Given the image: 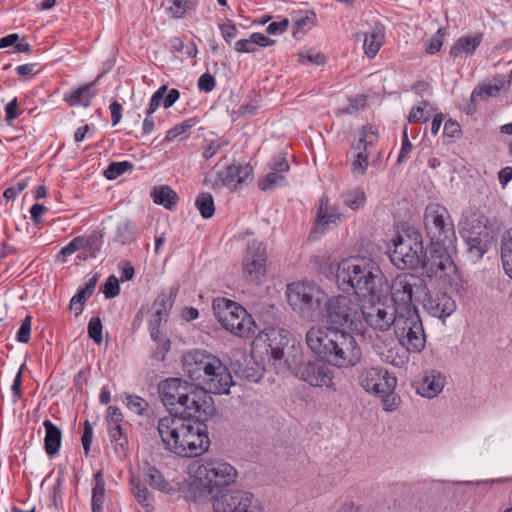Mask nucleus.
Listing matches in <instances>:
<instances>
[{
  "label": "nucleus",
  "mask_w": 512,
  "mask_h": 512,
  "mask_svg": "<svg viewBox=\"0 0 512 512\" xmlns=\"http://www.w3.org/2000/svg\"><path fill=\"white\" fill-rule=\"evenodd\" d=\"M423 223L430 243L454 245L456 242L455 227L447 208L439 203L426 206Z\"/></svg>",
  "instance_id": "obj_9"
},
{
  "label": "nucleus",
  "mask_w": 512,
  "mask_h": 512,
  "mask_svg": "<svg viewBox=\"0 0 512 512\" xmlns=\"http://www.w3.org/2000/svg\"><path fill=\"white\" fill-rule=\"evenodd\" d=\"M111 442L114 444L115 452L118 455L126 456L128 451V438L124 432L123 425L113 426L108 429Z\"/></svg>",
  "instance_id": "obj_42"
},
{
  "label": "nucleus",
  "mask_w": 512,
  "mask_h": 512,
  "mask_svg": "<svg viewBox=\"0 0 512 512\" xmlns=\"http://www.w3.org/2000/svg\"><path fill=\"white\" fill-rule=\"evenodd\" d=\"M394 334L409 353H420L426 345V335L418 312L401 313Z\"/></svg>",
  "instance_id": "obj_13"
},
{
  "label": "nucleus",
  "mask_w": 512,
  "mask_h": 512,
  "mask_svg": "<svg viewBox=\"0 0 512 512\" xmlns=\"http://www.w3.org/2000/svg\"><path fill=\"white\" fill-rule=\"evenodd\" d=\"M393 246L389 257L394 266L399 269H413L420 265L423 243L419 232L412 230L399 234L394 240Z\"/></svg>",
  "instance_id": "obj_12"
},
{
  "label": "nucleus",
  "mask_w": 512,
  "mask_h": 512,
  "mask_svg": "<svg viewBox=\"0 0 512 512\" xmlns=\"http://www.w3.org/2000/svg\"><path fill=\"white\" fill-rule=\"evenodd\" d=\"M197 86L200 91H203L205 93L211 92L216 86L214 76L208 72L202 74L198 79Z\"/></svg>",
  "instance_id": "obj_64"
},
{
  "label": "nucleus",
  "mask_w": 512,
  "mask_h": 512,
  "mask_svg": "<svg viewBox=\"0 0 512 512\" xmlns=\"http://www.w3.org/2000/svg\"><path fill=\"white\" fill-rule=\"evenodd\" d=\"M102 292L107 299H111L118 296L120 293L118 279L113 275L109 276L102 286Z\"/></svg>",
  "instance_id": "obj_53"
},
{
  "label": "nucleus",
  "mask_w": 512,
  "mask_h": 512,
  "mask_svg": "<svg viewBox=\"0 0 512 512\" xmlns=\"http://www.w3.org/2000/svg\"><path fill=\"white\" fill-rule=\"evenodd\" d=\"M453 248L454 245L430 243L428 254L424 259L420 258L423 274L429 278H441L453 271L455 266L450 255V250Z\"/></svg>",
  "instance_id": "obj_14"
},
{
  "label": "nucleus",
  "mask_w": 512,
  "mask_h": 512,
  "mask_svg": "<svg viewBox=\"0 0 512 512\" xmlns=\"http://www.w3.org/2000/svg\"><path fill=\"white\" fill-rule=\"evenodd\" d=\"M125 399L126 406L130 411L140 416H144L146 414L149 404L145 399L137 395H127Z\"/></svg>",
  "instance_id": "obj_49"
},
{
  "label": "nucleus",
  "mask_w": 512,
  "mask_h": 512,
  "mask_svg": "<svg viewBox=\"0 0 512 512\" xmlns=\"http://www.w3.org/2000/svg\"><path fill=\"white\" fill-rule=\"evenodd\" d=\"M193 125H194L193 119L185 120L181 124H178V125L174 126L173 128L169 129L166 133L165 139L167 141H173L178 136H180L181 134L185 133L190 128H192Z\"/></svg>",
  "instance_id": "obj_55"
},
{
  "label": "nucleus",
  "mask_w": 512,
  "mask_h": 512,
  "mask_svg": "<svg viewBox=\"0 0 512 512\" xmlns=\"http://www.w3.org/2000/svg\"><path fill=\"white\" fill-rule=\"evenodd\" d=\"M93 488H92V512H103L105 502V480L102 470H98L93 476Z\"/></svg>",
  "instance_id": "obj_34"
},
{
  "label": "nucleus",
  "mask_w": 512,
  "mask_h": 512,
  "mask_svg": "<svg viewBox=\"0 0 512 512\" xmlns=\"http://www.w3.org/2000/svg\"><path fill=\"white\" fill-rule=\"evenodd\" d=\"M341 199L345 206L355 211L365 204L366 194L362 188L355 187L343 192Z\"/></svg>",
  "instance_id": "obj_41"
},
{
  "label": "nucleus",
  "mask_w": 512,
  "mask_h": 512,
  "mask_svg": "<svg viewBox=\"0 0 512 512\" xmlns=\"http://www.w3.org/2000/svg\"><path fill=\"white\" fill-rule=\"evenodd\" d=\"M354 160L352 161L351 171L354 176L358 177L364 175L368 167V154L367 151L354 150Z\"/></svg>",
  "instance_id": "obj_48"
},
{
  "label": "nucleus",
  "mask_w": 512,
  "mask_h": 512,
  "mask_svg": "<svg viewBox=\"0 0 512 512\" xmlns=\"http://www.w3.org/2000/svg\"><path fill=\"white\" fill-rule=\"evenodd\" d=\"M219 29L223 39L228 43L235 39L238 34V28L232 21H227L226 23L219 24Z\"/></svg>",
  "instance_id": "obj_59"
},
{
  "label": "nucleus",
  "mask_w": 512,
  "mask_h": 512,
  "mask_svg": "<svg viewBox=\"0 0 512 512\" xmlns=\"http://www.w3.org/2000/svg\"><path fill=\"white\" fill-rule=\"evenodd\" d=\"M286 294L292 310L301 318L309 321L320 318L327 297L319 285L307 281L294 282L287 286Z\"/></svg>",
  "instance_id": "obj_5"
},
{
  "label": "nucleus",
  "mask_w": 512,
  "mask_h": 512,
  "mask_svg": "<svg viewBox=\"0 0 512 512\" xmlns=\"http://www.w3.org/2000/svg\"><path fill=\"white\" fill-rule=\"evenodd\" d=\"M320 317L331 328L363 335L364 306L353 294L327 298Z\"/></svg>",
  "instance_id": "obj_4"
},
{
  "label": "nucleus",
  "mask_w": 512,
  "mask_h": 512,
  "mask_svg": "<svg viewBox=\"0 0 512 512\" xmlns=\"http://www.w3.org/2000/svg\"><path fill=\"white\" fill-rule=\"evenodd\" d=\"M215 177L213 175H209L206 178V183H211L214 188H220L223 186L227 187H237L239 174L245 172L247 174V166H236V165H225V166H216Z\"/></svg>",
  "instance_id": "obj_24"
},
{
  "label": "nucleus",
  "mask_w": 512,
  "mask_h": 512,
  "mask_svg": "<svg viewBox=\"0 0 512 512\" xmlns=\"http://www.w3.org/2000/svg\"><path fill=\"white\" fill-rule=\"evenodd\" d=\"M345 216L339 212L338 207L330 205L328 198L323 196L317 209L314 233H323L331 224L337 225Z\"/></svg>",
  "instance_id": "obj_23"
},
{
  "label": "nucleus",
  "mask_w": 512,
  "mask_h": 512,
  "mask_svg": "<svg viewBox=\"0 0 512 512\" xmlns=\"http://www.w3.org/2000/svg\"><path fill=\"white\" fill-rule=\"evenodd\" d=\"M155 342L157 343V347L154 352V357L159 360H164L166 353L171 348V341L167 337L161 336L159 333V339Z\"/></svg>",
  "instance_id": "obj_63"
},
{
  "label": "nucleus",
  "mask_w": 512,
  "mask_h": 512,
  "mask_svg": "<svg viewBox=\"0 0 512 512\" xmlns=\"http://www.w3.org/2000/svg\"><path fill=\"white\" fill-rule=\"evenodd\" d=\"M463 239L466 242L467 252L469 253L470 257L474 260H478L487 251V244L489 242L490 235L483 236V237L482 236H478V237L466 236V237H463Z\"/></svg>",
  "instance_id": "obj_40"
},
{
  "label": "nucleus",
  "mask_w": 512,
  "mask_h": 512,
  "mask_svg": "<svg viewBox=\"0 0 512 512\" xmlns=\"http://www.w3.org/2000/svg\"><path fill=\"white\" fill-rule=\"evenodd\" d=\"M43 427L45 428L44 437V449L47 455L54 456L60 450L62 443V431L54 425L50 420L46 419L43 421Z\"/></svg>",
  "instance_id": "obj_32"
},
{
  "label": "nucleus",
  "mask_w": 512,
  "mask_h": 512,
  "mask_svg": "<svg viewBox=\"0 0 512 512\" xmlns=\"http://www.w3.org/2000/svg\"><path fill=\"white\" fill-rule=\"evenodd\" d=\"M444 35L445 33L443 29H438L437 32L428 40L426 51L429 54H435L440 51L443 44Z\"/></svg>",
  "instance_id": "obj_58"
},
{
  "label": "nucleus",
  "mask_w": 512,
  "mask_h": 512,
  "mask_svg": "<svg viewBox=\"0 0 512 512\" xmlns=\"http://www.w3.org/2000/svg\"><path fill=\"white\" fill-rule=\"evenodd\" d=\"M82 287L78 289L77 293L70 300V308L76 311L79 315L83 311V304L91 297Z\"/></svg>",
  "instance_id": "obj_52"
},
{
  "label": "nucleus",
  "mask_w": 512,
  "mask_h": 512,
  "mask_svg": "<svg viewBox=\"0 0 512 512\" xmlns=\"http://www.w3.org/2000/svg\"><path fill=\"white\" fill-rule=\"evenodd\" d=\"M195 206L203 218H211L215 212L214 199L210 193H201L195 201Z\"/></svg>",
  "instance_id": "obj_45"
},
{
  "label": "nucleus",
  "mask_w": 512,
  "mask_h": 512,
  "mask_svg": "<svg viewBox=\"0 0 512 512\" xmlns=\"http://www.w3.org/2000/svg\"><path fill=\"white\" fill-rule=\"evenodd\" d=\"M213 512H263L260 500L242 489L222 490L210 498Z\"/></svg>",
  "instance_id": "obj_11"
},
{
  "label": "nucleus",
  "mask_w": 512,
  "mask_h": 512,
  "mask_svg": "<svg viewBox=\"0 0 512 512\" xmlns=\"http://www.w3.org/2000/svg\"><path fill=\"white\" fill-rule=\"evenodd\" d=\"M336 283L342 291H351L356 297L368 300L383 297L389 287L378 262L362 256H352L338 263Z\"/></svg>",
  "instance_id": "obj_1"
},
{
  "label": "nucleus",
  "mask_w": 512,
  "mask_h": 512,
  "mask_svg": "<svg viewBox=\"0 0 512 512\" xmlns=\"http://www.w3.org/2000/svg\"><path fill=\"white\" fill-rule=\"evenodd\" d=\"M179 405L184 408L185 417H193L203 421L214 411L213 400L210 393L204 388H189L182 395Z\"/></svg>",
  "instance_id": "obj_17"
},
{
  "label": "nucleus",
  "mask_w": 512,
  "mask_h": 512,
  "mask_svg": "<svg viewBox=\"0 0 512 512\" xmlns=\"http://www.w3.org/2000/svg\"><path fill=\"white\" fill-rule=\"evenodd\" d=\"M221 360L205 350H192L185 353L183 357V369L188 377L201 386L210 371L215 369V365Z\"/></svg>",
  "instance_id": "obj_16"
},
{
  "label": "nucleus",
  "mask_w": 512,
  "mask_h": 512,
  "mask_svg": "<svg viewBox=\"0 0 512 512\" xmlns=\"http://www.w3.org/2000/svg\"><path fill=\"white\" fill-rule=\"evenodd\" d=\"M136 239V227L130 221H124L117 226L116 241L122 245L131 243Z\"/></svg>",
  "instance_id": "obj_46"
},
{
  "label": "nucleus",
  "mask_w": 512,
  "mask_h": 512,
  "mask_svg": "<svg viewBox=\"0 0 512 512\" xmlns=\"http://www.w3.org/2000/svg\"><path fill=\"white\" fill-rule=\"evenodd\" d=\"M190 473L208 494L214 490L234 484L238 477L237 469L220 458H205L190 466Z\"/></svg>",
  "instance_id": "obj_6"
},
{
  "label": "nucleus",
  "mask_w": 512,
  "mask_h": 512,
  "mask_svg": "<svg viewBox=\"0 0 512 512\" xmlns=\"http://www.w3.org/2000/svg\"><path fill=\"white\" fill-rule=\"evenodd\" d=\"M482 42V34L461 36L450 49V56L458 58L471 56Z\"/></svg>",
  "instance_id": "obj_29"
},
{
  "label": "nucleus",
  "mask_w": 512,
  "mask_h": 512,
  "mask_svg": "<svg viewBox=\"0 0 512 512\" xmlns=\"http://www.w3.org/2000/svg\"><path fill=\"white\" fill-rule=\"evenodd\" d=\"M102 322L99 317H93L88 323V335L95 343L100 344L103 339L102 335Z\"/></svg>",
  "instance_id": "obj_51"
},
{
  "label": "nucleus",
  "mask_w": 512,
  "mask_h": 512,
  "mask_svg": "<svg viewBox=\"0 0 512 512\" xmlns=\"http://www.w3.org/2000/svg\"><path fill=\"white\" fill-rule=\"evenodd\" d=\"M124 421V416L121 410L118 407L110 406L107 410V424L108 429L113 428V426L119 425L122 426Z\"/></svg>",
  "instance_id": "obj_60"
},
{
  "label": "nucleus",
  "mask_w": 512,
  "mask_h": 512,
  "mask_svg": "<svg viewBox=\"0 0 512 512\" xmlns=\"http://www.w3.org/2000/svg\"><path fill=\"white\" fill-rule=\"evenodd\" d=\"M233 384L232 375L227 366L221 361L210 371L209 376L201 385L210 394H227Z\"/></svg>",
  "instance_id": "obj_21"
},
{
  "label": "nucleus",
  "mask_w": 512,
  "mask_h": 512,
  "mask_svg": "<svg viewBox=\"0 0 512 512\" xmlns=\"http://www.w3.org/2000/svg\"><path fill=\"white\" fill-rule=\"evenodd\" d=\"M130 485L132 493L138 504L144 507L147 511L151 510L153 508V497L146 485L143 483L141 477L131 475Z\"/></svg>",
  "instance_id": "obj_33"
},
{
  "label": "nucleus",
  "mask_w": 512,
  "mask_h": 512,
  "mask_svg": "<svg viewBox=\"0 0 512 512\" xmlns=\"http://www.w3.org/2000/svg\"><path fill=\"white\" fill-rule=\"evenodd\" d=\"M426 106H428V103L424 101L423 106L413 107L408 115V122L419 123L428 121L430 113L425 111Z\"/></svg>",
  "instance_id": "obj_54"
},
{
  "label": "nucleus",
  "mask_w": 512,
  "mask_h": 512,
  "mask_svg": "<svg viewBox=\"0 0 512 512\" xmlns=\"http://www.w3.org/2000/svg\"><path fill=\"white\" fill-rule=\"evenodd\" d=\"M363 50L367 57L374 58L384 43V27L375 25L370 31L363 33Z\"/></svg>",
  "instance_id": "obj_31"
},
{
  "label": "nucleus",
  "mask_w": 512,
  "mask_h": 512,
  "mask_svg": "<svg viewBox=\"0 0 512 512\" xmlns=\"http://www.w3.org/2000/svg\"><path fill=\"white\" fill-rule=\"evenodd\" d=\"M138 476L156 490L161 492H169L171 490L169 482L164 478L161 471L149 462L145 461L140 465V474Z\"/></svg>",
  "instance_id": "obj_28"
},
{
  "label": "nucleus",
  "mask_w": 512,
  "mask_h": 512,
  "mask_svg": "<svg viewBox=\"0 0 512 512\" xmlns=\"http://www.w3.org/2000/svg\"><path fill=\"white\" fill-rule=\"evenodd\" d=\"M214 314L221 326L235 336L248 339L256 332L253 317L240 304L226 298L214 300Z\"/></svg>",
  "instance_id": "obj_7"
},
{
  "label": "nucleus",
  "mask_w": 512,
  "mask_h": 512,
  "mask_svg": "<svg viewBox=\"0 0 512 512\" xmlns=\"http://www.w3.org/2000/svg\"><path fill=\"white\" fill-rule=\"evenodd\" d=\"M171 306L172 304L165 294L159 295L156 299L154 303L155 312L148 323L150 337L153 341L159 339L160 327L163 323L167 322Z\"/></svg>",
  "instance_id": "obj_27"
},
{
  "label": "nucleus",
  "mask_w": 512,
  "mask_h": 512,
  "mask_svg": "<svg viewBox=\"0 0 512 512\" xmlns=\"http://www.w3.org/2000/svg\"><path fill=\"white\" fill-rule=\"evenodd\" d=\"M95 82L87 83L77 89L70 90L65 93L64 101L69 106H84L90 105L91 99L95 96L94 92Z\"/></svg>",
  "instance_id": "obj_30"
},
{
  "label": "nucleus",
  "mask_w": 512,
  "mask_h": 512,
  "mask_svg": "<svg viewBox=\"0 0 512 512\" xmlns=\"http://www.w3.org/2000/svg\"><path fill=\"white\" fill-rule=\"evenodd\" d=\"M151 197L156 204L162 205L169 210H171L178 201L177 194L167 185L155 187L151 192Z\"/></svg>",
  "instance_id": "obj_38"
},
{
  "label": "nucleus",
  "mask_w": 512,
  "mask_h": 512,
  "mask_svg": "<svg viewBox=\"0 0 512 512\" xmlns=\"http://www.w3.org/2000/svg\"><path fill=\"white\" fill-rule=\"evenodd\" d=\"M389 289V301L404 313H411L417 312L414 302L425 292L426 285L423 279L412 273H401L392 280Z\"/></svg>",
  "instance_id": "obj_10"
},
{
  "label": "nucleus",
  "mask_w": 512,
  "mask_h": 512,
  "mask_svg": "<svg viewBox=\"0 0 512 512\" xmlns=\"http://www.w3.org/2000/svg\"><path fill=\"white\" fill-rule=\"evenodd\" d=\"M264 336L266 337L265 341L268 342L266 352L270 354L274 366L277 369H285L287 367V361L285 360L283 350L284 346L287 344L286 338L275 329L269 330Z\"/></svg>",
  "instance_id": "obj_26"
},
{
  "label": "nucleus",
  "mask_w": 512,
  "mask_h": 512,
  "mask_svg": "<svg viewBox=\"0 0 512 512\" xmlns=\"http://www.w3.org/2000/svg\"><path fill=\"white\" fill-rule=\"evenodd\" d=\"M269 168L273 171L287 173L290 169V166L286 157L282 154H278L271 158L269 162Z\"/></svg>",
  "instance_id": "obj_61"
},
{
  "label": "nucleus",
  "mask_w": 512,
  "mask_h": 512,
  "mask_svg": "<svg viewBox=\"0 0 512 512\" xmlns=\"http://www.w3.org/2000/svg\"><path fill=\"white\" fill-rule=\"evenodd\" d=\"M133 167V163L129 161L112 162L106 168L104 175L108 180H114Z\"/></svg>",
  "instance_id": "obj_47"
},
{
  "label": "nucleus",
  "mask_w": 512,
  "mask_h": 512,
  "mask_svg": "<svg viewBox=\"0 0 512 512\" xmlns=\"http://www.w3.org/2000/svg\"><path fill=\"white\" fill-rule=\"evenodd\" d=\"M27 186V179H20L14 186L5 189L3 196L8 201L14 200Z\"/></svg>",
  "instance_id": "obj_62"
},
{
  "label": "nucleus",
  "mask_w": 512,
  "mask_h": 512,
  "mask_svg": "<svg viewBox=\"0 0 512 512\" xmlns=\"http://www.w3.org/2000/svg\"><path fill=\"white\" fill-rule=\"evenodd\" d=\"M379 140L378 128L374 125H364L360 131L357 143L353 146L354 150L367 151Z\"/></svg>",
  "instance_id": "obj_37"
},
{
  "label": "nucleus",
  "mask_w": 512,
  "mask_h": 512,
  "mask_svg": "<svg viewBox=\"0 0 512 512\" xmlns=\"http://www.w3.org/2000/svg\"><path fill=\"white\" fill-rule=\"evenodd\" d=\"M422 304L429 315L439 319L449 317L456 310L455 301L446 292H427Z\"/></svg>",
  "instance_id": "obj_19"
},
{
  "label": "nucleus",
  "mask_w": 512,
  "mask_h": 512,
  "mask_svg": "<svg viewBox=\"0 0 512 512\" xmlns=\"http://www.w3.org/2000/svg\"><path fill=\"white\" fill-rule=\"evenodd\" d=\"M287 184L285 173L271 170L265 177L259 181V188L263 191L271 190L276 187H282Z\"/></svg>",
  "instance_id": "obj_44"
},
{
  "label": "nucleus",
  "mask_w": 512,
  "mask_h": 512,
  "mask_svg": "<svg viewBox=\"0 0 512 512\" xmlns=\"http://www.w3.org/2000/svg\"><path fill=\"white\" fill-rule=\"evenodd\" d=\"M94 244L93 237L78 236L72 239L66 246H64L57 255L58 261L65 262L66 257L74 254L81 249H87Z\"/></svg>",
  "instance_id": "obj_39"
},
{
  "label": "nucleus",
  "mask_w": 512,
  "mask_h": 512,
  "mask_svg": "<svg viewBox=\"0 0 512 512\" xmlns=\"http://www.w3.org/2000/svg\"><path fill=\"white\" fill-rule=\"evenodd\" d=\"M167 90L168 87L166 85H162L153 93L147 109V111H149V114H153L160 107L161 104L163 105V100Z\"/></svg>",
  "instance_id": "obj_56"
},
{
  "label": "nucleus",
  "mask_w": 512,
  "mask_h": 512,
  "mask_svg": "<svg viewBox=\"0 0 512 512\" xmlns=\"http://www.w3.org/2000/svg\"><path fill=\"white\" fill-rule=\"evenodd\" d=\"M297 376L314 387L330 386L333 380L332 371L323 363L307 362L299 366Z\"/></svg>",
  "instance_id": "obj_20"
},
{
  "label": "nucleus",
  "mask_w": 512,
  "mask_h": 512,
  "mask_svg": "<svg viewBox=\"0 0 512 512\" xmlns=\"http://www.w3.org/2000/svg\"><path fill=\"white\" fill-rule=\"evenodd\" d=\"M501 259L505 273L512 279V232L506 231L502 237Z\"/></svg>",
  "instance_id": "obj_43"
},
{
  "label": "nucleus",
  "mask_w": 512,
  "mask_h": 512,
  "mask_svg": "<svg viewBox=\"0 0 512 512\" xmlns=\"http://www.w3.org/2000/svg\"><path fill=\"white\" fill-rule=\"evenodd\" d=\"M488 220L485 216H474L466 221L462 229V237L487 236L490 235L487 227Z\"/></svg>",
  "instance_id": "obj_35"
},
{
  "label": "nucleus",
  "mask_w": 512,
  "mask_h": 512,
  "mask_svg": "<svg viewBox=\"0 0 512 512\" xmlns=\"http://www.w3.org/2000/svg\"><path fill=\"white\" fill-rule=\"evenodd\" d=\"M305 340L317 357L337 368L353 367L361 359V348L347 331L315 325L306 332Z\"/></svg>",
  "instance_id": "obj_3"
},
{
  "label": "nucleus",
  "mask_w": 512,
  "mask_h": 512,
  "mask_svg": "<svg viewBox=\"0 0 512 512\" xmlns=\"http://www.w3.org/2000/svg\"><path fill=\"white\" fill-rule=\"evenodd\" d=\"M187 382L179 378H168L158 386L159 396L165 406L179 405L182 395L187 390Z\"/></svg>",
  "instance_id": "obj_25"
},
{
  "label": "nucleus",
  "mask_w": 512,
  "mask_h": 512,
  "mask_svg": "<svg viewBox=\"0 0 512 512\" xmlns=\"http://www.w3.org/2000/svg\"><path fill=\"white\" fill-rule=\"evenodd\" d=\"M32 317L27 315L21 323L17 332L16 340L20 343H28L31 336Z\"/></svg>",
  "instance_id": "obj_57"
},
{
  "label": "nucleus",
  "mask_w": 512,
  "mask_h": 512,
  "mask_svg": "<svg viewBox=\"0 0 512 512\" xmlns=\"http://www.w3.org/2000/svg\"><path fill=\"white\" fill-rule=\"evenodd\" d=\"M157 429L166 448L177 456L198 457L209 449L207 426L200 419L169 414L158 421Z\"/></svg>",
  "instance_id": "obj_2"
},
{
  "label": "nucleus",
  "mask_w": 512,
  "mask_h": 512,
  "mask_svg": "<svg viewBox=\"0 0 512 512\" xmlns=\"http://www.w3.org/2000/svg\"><path fill=\"white\" fill-rule=\"evenodd\" d=\"M267 251L258 240L248 243L242 260L243 277L253 284H260L266 274Z\"/></svg>",
  "instance_id": "obj_15"
},
{
  "label": "nucleus",
  "mask_w": 512,
  "mask_h": 512,
  "mask_svg": "<svg viewBox=\"0 0 512 512\" xmlns=\"http://www.w3.org/2000/svg\"><path fill=\"white\" fill-rule=\"evenodd\" d=\"M357 380L361 388L370 394L387 392L397 386V378L379 366H363L358 371Z\"/></svg>",
  "instance_id": "obj_18"
},
{
  "label": "nucleus",
  "mask_w": 512,
  "mask_h": 512,
  "mask_svg": "<svg viewBox=\"0 0 512 512\" xmlns=\"http://www.w3.org/2000/svg\"><path fill=\"white\" fill-rule=\"evenodd\" d=\"M395 389H390L387 392H378L375 395L382 397L383 410L387 412L395 411L401 403L400 397L394 392Z\"/></svg>",
  "instance_id": "obj_50"
},
{
  "label": "nucleus",
  "mask_w": 512,
  "mask_h": 512,
  "mask_svg": "<svg viewBox=\"0 0 512 512\" xmlns=\"http://www.w3.org/2000/svg\"><path fill=\"white\" fill-rule=\"evenodd\" d=\"M199 0H168L166 12L173 19H181L196 10Z\"/></svg>",
  "instance_id": "obj_36"
},
{
  "label": "nucleus",
  "mask_w": 512,
  "mask_h": 512,
  "mask_svg": "<svg viewBox=\"0 0 512 512\" xmlns=\"http://www.w3.org/2000/svg\"><path fill=\"white\" fill-rule=\"evenodd\" d=\"M446 384L445 375L435 369L426 370L419 381L416 391L422 397L433 399L437 397Z\"/></svg>",
  "instance_id": "obj_22"
},
{
  "label": "nucleus",
  "mask_w": 512,
  "mask_h": 512,
  "mask_svg": "<svg viewBox=\"0 0 512 512\" xmlns=\"http://www.w3.org/2000/svg\"><path fill=\"white\" fill-rule=\"evenodd\" d=\"M370 306H364L363 334L369 327L377 335H385L393 331L400 320V314L404 313L395 304L389 301L387 293L383 297L369 300Z\"/></svg>",
  "instance_id": "obj_8"
}]
</instances>
